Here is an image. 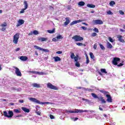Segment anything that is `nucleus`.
<instances>
[{"mask_svg":"<svg viewBox=\"0 0 125 125\" xmlns=\"http://www.w3.org/2000/svg\"><path fill=\"white\" fill-rule=\"evenodd\" d=\"M28 99L30 101H32V102H34V103H37V104H42V105H43V104H50V103L48 102L40 103L39 100H37V99L35 98H29Z\"/></svg>","mask_w":125,"mask_h":125,"instance_id":"1","label":"nucleus"},{"mask_svg":"<svg viewBox=\"0 0 125 125\" xmlns=\"http://www.w3.org/2000/svg\"><path fill=\"white\" fill-rule=\"evenodd\" d=\"M20 34L16 33L13 36V42L15 43V44H17L18 43V40H19V36Z\"/></svg>","mask_w":125,"mask_h":125,"instance_id":"2","label":"nucleus"},{"mask_svg":"<svg viewBox=\"0 0 125 125\" xmlns=\"http://www.w3.org/2000/svg\"><path fill=\"white\" fill-rule=\"evenodd\" d=\"M66 113H83V109H75V111L71 110H66Z\"/></svg>","mask_w":125,"mask_h":125,"instance_id":"3","label":"nucleus"},{"mask_svg":"<svg viewBox=\"0 0 125 125\" xmlns=\"http://www.w3.org/2000/svg\"><path fill=\"white\" fill-rule=\"evenodd\" d=\"M72 40H74L75 42H81L83 41V38L79 35H75L72 37Z\"/></svg>","mask_w":125,"mask_h":125,"instance_id":"4","label":"nucleus"},{"mask_svg":"<svg viewBox=\"0 0 125 125\" xmlns=\"http://www.w3.org/2000/svg\"><path fill=\"white\" fill-rule=\"evenodd\" d=\"M47 87L50 89H53L54 90H58V88L56 86L53 85L51 83H48L47 84Z\"/></svg>","mask_w":125,"mask_h":125,"instance_id":"5","label":"nucleus"},{"mask_svg":"<svg viewBox=\"0 0 125 125\" xmlns=\"http://www.w3.org/2000/svg\"><path fill=\"white\" fill-rule=\"evenodd\" d=\"M121 61V59L118 57H115L113 58L112 60V64L115 66H117L118 65V63Z\"/></svg>","mask_w":125,"mask_h":125,"instance_id":"6","label":"nucleus"},{"mask_svg":"<svg viewBox=\"0 0 125 125\" xmlns=\"http://www.w3.org/2000/svg\"><path fill=\"white\" fill-rule=\"evenodd\" d=\"M13 68L14 69H15V73L18 77H22V74L21 73V72L20 71V70H19V68L16 66H13Z\"/></svg>","mask_w":125,"mask_h":125,"instance_id":"7","label":"nucleus"},{"mask_svg":"<svg viewBox=\"0 0 125 125\" xmlns=\"http://www.w3.org/2000/svg\"><path fill=\"white\" fill-rule=\"evenodd\" d=\"M93 22L94 25H102L103 21L101 20H93Z\"/></svg>","mask_w":125,"mask_h":125,"instance_id":"8","label":"nucleus"},{"mask_svg":"<svg viewBox=\"0 0 125 125\" xmlns=\"http://www.w3.org/2000/svg\"><path fill=\"white\" fill-rule=\"evenodd\" d=\"M34 47L36 48V49H39V50H42V51H44V52H49V50L46 49L42 48L41 47H39L37 45H34Z\"/></svg>","mask_w":125,"mask_h":125,"instance_id":"9","label":"nucleus"},{"mask_svg":"<svg viewBox=\"0 0 125 125\" xmlns=\"http://www.w3.org/2000/svg\"><path fill=\"white\" fill-rule=\"evenodd\" d=\"M79 56H77L74 58V61L76 62L75 65L76 67H81V64L79 63L78 60Z\"/></svg>","mask_w":125,"mask_h":125,"instance_id":"10","label":"nucleus"},{"mask_svg":"<svg viewBox=\"0 0 125 125\" xmlns=\"http://www.w3.org/2000/svg\"><path fill=\"white\" fill-rule=\"evenodd\" d=\"M99 91L101 93H103L104 95H105L106 97H107V95H110V93L108 91H104V89L99 90Z\"/></svg>","mask_w":125,"mask_h":125,"instance_id":"11","label":"nucleus"},{"mask_svg":"<svg viewBox=\"0 0 125 125\" xmlns=\"http://www.w3.org/2000/svg\"><path fill=\"white\" fill-rule=\"evenodd\" d=\"M99 91L101 93H103L104 95H105L106 97H107V95H110V93L108 91H104V89L99 90Z\"/></svg>","mask_w":125,"mask_h":125,"instance_id":"12","label":"nucleus"},{"mask_svg":"<svg viewBox=\"0 0 125 125\" xmlns=\"http://www.w3.org/2000/svg\"><path fill=\"white\" fill-rule=\"evenodd\" d=\"M99 91L101 93H103L104 95H105L106 97H107V95H110V93L108 91H104V89L99 90Z\"/></svg>","mask_w":125,"mask_h":125,"instance_id":"13","label":"nucleus"},{"mask_svg":"<svg viewBox=\"0 0 125 125\" xmlns=\"http://www.w3.org/2000/svg\"><path fill=\"white\" fill-rule=\"evenodd\" d=\"M99 91L101 93H103L104 95H105L106 97H107V95H110V93L108 91H104V89L99 90Z\"/></svg>","mask_w":125,"mask_h":125,"instance_id":"14","label":"nucleus"},{"mask_svg":"<svg viewBox=\"0 0 125 125\" xmlns=\"http://www.w3.org/2000/svg\"><path fill=\"white\" fill-rule=\"evenodd\" d=\"M107 100L106 101L108 102V103H112L113 102V100L112 99V97H111V95H106Z\"/></svg>","mask_w":125,"mask_h":125,"instance_id":"15","label":"nucleus"},{"mask_svg":"<svg viewBox=\"0 0 125 125\" xmlns=\"http://www.w3.org/2000/svg\"><path fill=\"white\" fill-rule=\"evenodd\" d=\"M24 22L25 21L23 20H19L18 21V24L16 25V27H19V26H21V25H23Z\"/></svg>","mask_w":125,"mask_h":125,"instance_id":"16","label":"nucleus"},{"mask_svg":"<svg viewBox=\"0 0 125 125\" xmlns=\"http://www.w3.org/2000/svg\"><path fill=\"white\" fill-rule=\"evenodd\" d=\"M117 39H118V41L120 42H125V40L123 39V36L122 35H118Z\"/></svg>","mask_w":125,"mask_h":125,"instance_id":"17","label":"nucleus"},{"mask_svg":"<svg viewBox=\"0 0 125 125\" xmlns=\"http://www.w3.org/2000/svg\"><path fill=\"white\" fill-rule=\"evenodd\" d=\"M66 21L64 22V25L65 26H67L68 24L70 23V22H71V21L70 20V18L66 17L65 18Z\"/></svg>","mask_w":125,"mask_h":125,"instance_id":"18","label":"nucleus"},{"mask_svg":"<svg viewBox=\"0 0 125 125\" xmlns=\"http://www.w3.org/2000/svg\"><path fill=\"white\" fill-rule=\"evenodd\" d=\"M82 20H79L78 21H74L70 23V25L73 26V25H75V24H78V23H80V22H82Z\"/></svg>","mask_w":125,"mask_h":125,"instance_id":"19","label":"nucleus"},{"mask_svg":"<svg viewBox=\"0 0 125 125\" xmlns=\"http://www.w3.org/2000/svg\"><path fill=\"white\" fill-rule=\"evenodd\" d=\"M38 41H39L40 42H46V41H47V38L44 37H39L38 38Z\"/></svg>","mask_w":125,"mask_h":125,"instance_id":"20","label":"nucleus"},{"mask_svg":"<svg viewBox=\"0 0 125 125\" xmlns=\"http://www.w3.org/2000/svg\"><path fill=\"white\" fill-rule=\"evenodd\" d=\"M20 59L21 61H27L28 60V57L22 56L20 57Z\"/></svg>","mask_w":125,"mask_h":125,"instance_id":"21","label":"nucleus"},{"mask_svg":"<svg viewBox=\"0 0 125 125\" xmlns=\"http://www.w3.org/2000/svg\"><path fill=\"white\" fill-rule=\"evenodd\" d=\"M21 109L25 113H30V109H29V108H27L25 107H22Z\"/></svg>","mask_w":125,"mask_h":125,"instance_id":"22","label":"nucleus"},{"mask_svg":"<svg viewBox=\"0 0 125 125\" xmlns=\"http://www.w3.org/2000/svg\"><path fill=\"white\" fill-rule=\"evenodd\" d=\"M53 59H54L55 62H58V61H61V58H60V57L58 56L54 57Z\"/></svg>","mask_w":125,"mask_h":125,"instance_id":"23","label":"nucleus"},{"mask_svg":"<svg viewBox=\"0 0 125 125\" xmlns=\"http://www.w3.org/2000/svg\"><path fill=\"white\" fill-rule=\"evenodd\" d=\"M8 118H12L13 117V111L10 110L8 111Z\"/></svg>","mask_w":125,"mask_h":125,"instance_id":"24","label":"nucleus"},{"mask_svg":"<svg viewBox=\"0 0 125 125\" xmlns=\"http://www.w3.org/2000/svg\"><path fill=\"white\" fill-rule=\"evenodd\" d=\"M32 86H33V87H36L37 88H40V87H41V85L37 83H34L32 84Z\"/></svg>","mask_w":125,"mask_h":125,"instance_id":"25","label":"nucleus"},{"mask_svg":"<svg viewBox=\"0 0 125 125\" xmlns=\"http://www.w3.org/2000/svg\"><path fill=\"white\" fill-rule=\"evenodd\" d=\"M13 112L14 113H16V114H19L20 113H21V109H14Z\"/></svg>","mask_w":125,"mask_h":125,"instance_id":"26","label":"nucleus"},{"mask_svg":"<svg viewBox=\"0 0 125 125\" xmlns=\"http://www.w3.org/2000/svg\"><path fill=\"white\" fill-rule=\"evenodd\" d=\"M85 4V3H84L83 1H80L78 3V5H79V6H83Z\"/></svg>","mask_w":125,"mask_h":125,"instance_id":"27","label":"nucleus"},{"mask_svg":"<svg viewBox=\"0 0 125 125\" xmlns=\"http://www.w3.org/2000/svg\"><path fill=\"white\" fill-rule=\"evenodd\" d=\"M87 7H89L90 8H94V7H95V5L92 4H87Z\"/></svg>","mask_w":125,"mask_h":125,"instance_id":"28","label":"nucleus"},{"mask_svg":"<svg viewBox=\"0 0 125 125\" xmlns=\"http://www.w3.org/2000/svg\"><path fill=\"white\" fill-rule=\"evenodd\" d=\"M23 4L24 5V9H27L28 8V2L27 1H24L23 2Z\"/></svg>","mask_w":125,"mask_h":125,"instance_id":"29","label":"nucleus"},{"mask_svg":"<svg viewBox=\"0 0 125 125\" xmlns=\"http://www.w3.org/2000/svg\"><path fill=\"white\" fill-rule=\"evenodd\" d=\"M107 48H113V45L110 42H107Z\"/></svg>","mask_w":125,"mask_h":125,"instance_id":"30","label":"nucleus"},{"mask_svg":"<svg viewBox=\"0 0 125 125\" xmlns=\"http://www.w3.org/2000/svg\"><path fill=\"white\" fill-rule=\"evenodd\" d=\"M47 32L49 33V34H53L55 33V28L53 29L52 30H47Z\"/></svg>","mask_w":125,"mask_h":125,"instance_id":"31","label":"nucleus"},{"mask_svg":"<svg viewBox=\"0 0 125 125\" xmlns=\"http://www.w3.org/2000/svg\"><path fill=\"white\" fill-rule=\"evenodd\" d=\"M91 95H92V97H93L94 98H95L96 99H97L98 98L97 95L95 94V93H92Z\"/></svg>","mask_w":125,"mask_h":125,"instance_id":"32","label":"nucleus"},{"mask_svg":"<svg viewBox=\"0 0 125 125\" xmlns=\"http://www.w3.org/2000/svg\"><path fill=\"white\" fill-rule=\"evenodd\" d=\"M77 45H78V46H85V44H83V43L81 42H77L76 43Z\"/></svg>","mask_w":125,"mask_h":125,"instance_id":"33","label":"nucleus"},{"mask_svg":"<svg viewBox=\"0 0 125 125\" xmlns=\"http://www.w3.org/2000/svg\"><path fill=\"white\" fill-rule=\"evenodd\" d=\"M83 90H85V91H92V89H89V88H86L84 87L82 88Z\"/></svg>","mask_w":125,"mask_h":125,"instance_id":"34","label":"nucleus"},{"mask_svg":"<svg viewBox=\"0 0 125 125\" xmlns=\"http://www.w3.org/2000/svg\"><path fill=\"white\" fill-rule=\"evenodd\" d=\"M90 55V58H91V59H94V58H95V57H94V55H93V53H92V52H90L89 53Z\"/></svg>","mask_w":125,"mask_h":125,"instance_id":"35","label":"nucleus"},{"mask_svg":"<svg viewBox=\"0 0 125 125\" xmlns=\"http://www.w3.org/2000/svg\"><path fill=\"white\" fill-rule=\"evenodd\" d=\"M31 73L33 74H38V75H41L42 72H40L39 71H31Z\"/></svg>","mask_w":125,"mask_h":125,"instance_id":"36","label":"nucleus"},{"mask_svg":"<svg viewBox=\"0 0 125 125\" xmlns=\"http://www.w3.org/2000/svg\"><path fill=\"white\" fill-rule=\"evenodd\" d=\"M101 72L102 73H104V74H107V71H106V69L104 68H101Z\"/></svg>","mask_w":125,"mask_h":125,"instance_id":"37","label":"nucleus"},{"mask_svg":"<svg viewBox=\"0 0 125 125\" xmlns=\"http://www.w3.org/2000/svg\"><path fill=\"white\" fill-rule=\"evenodd\" d=\"M109 4L111 6H114V4H116V2L114 1H111L109 3Z\"/></svg>","mask_w":125,"mask_h":125,"instance_id":"38","label":"nucleus"},{"mask_svg":"<svg viewBox=\"0 0 125 125\" xmlns=\"http://www.w3.org/2000/svg\"><path fill=\"white\" fill-rule=\"evenodd\" d=\"M89 63V59L88 58V56L86 55V64H88Z\"/></svg>","mask_w":125,"mask_h":125,"instance_id":"39","label":"nucleus"},{"mask_svg":"<svg viewBox=\"0 0 125 125\" xmlns=\"http://www.w3.org/2000/svg\"><path fill=\"white\" fill-rule=\"evenodd\" d=\"M70 57H71V59H75V58L76 57H75V54H74V53H71Z\"/></svg>","mask_w":125,"mask_h":125,"instance_id":"40","label":"nucleus"},{"mask_svg":"<svg viewBox=\"0 0 125 125\" xmlns=\"http://www.w3.org/2000/svg\"><path fill=\"white\" fill-rule=\"evenodd\" d=\"M3 114H4V117H6L7 118H8V115L7 112L6 111H4Z\"/></svg>","mask_w":125,"mask_h":125,"instance_id":"41","label":"nucleus"},{"mask_svg":"<svg viewBox=\"0 0 125 125\" xmlns=\"http://www.w3.org/2000/svg\"><path fill=\"white\" fill-rule=\"evenodd\" d=\"M32 32L34 35H39V31H38L37 30H34Z\"/></svg>","mask_w":125,"mask_h":125,"instance_id":"42","label":"nucleus"},{"mask_svg":"<svg viewBox=\"0 0 125 125\" xmlns=\"http://www.w3.org/2000/svg\"><path fill=\"white\" fill-rule=\"evenodd\" d=\"M100 46L102 50H105V47H104L102 44H100Z\"/></svg>","mask_w":125,"mask_h":125,"instance_id":"43","label":"nucleus"},{"mask_svg":"<svg viewBox=\"0 0 125 125\" xmlns=\"http://www.w3.org/2000/svg\"><path fill=\"white\" fill-rule=\"evenodd\" d=\"M7 26V24H6V22H4L3 24H1V27H6Z\"/></svg>","mask_w":125,"mask_h":125,"instance_id":"44","label":"nucleus"},{"mask_svg":"<svg viewBox=\"0 0 125 125\" xmlns=\"http://www.w3.org/2000/svg\"><path fill=\"white\" fill-rule=\"evenodd\" d=\"M93 31L94 32H96V33H99V30H98V28L95 27Z\"/></svg>","mask_w":125,"mask_h":125,"instance_id":"45","label":"nucleus"},{"mask_svg":"<svg viewBox=\"0 0 125 125\" xmlns=\"http://www.w3.org/2000/svg\"><path fill=\"white\" fill-rule=\"evenodd\" d=\"M25 10H26V9H22L21 10L20 12V13H21V14L22 13H24V12H25Z\"/></svg>","mask_w":125,"mask_h":125,"instance_id":"46","label":"nucleus"},{"mask_svg":"<svg viewBox=\"0 0 125 125\" xmlns=\"http://www.w3.org/2000/svg\"><path fill=\"white\" fill-rule=\"evenodd\" d=\"M57 40H60V39H63V37L61 35H59L57 37Z\"/></svg>","mask_w":125,"mask_h":125,"instance_id":"47","label":"nucleus"},{"mask_svg":"<svg viewBox=\"0 0 125 125\" xmlns=\"http://www.w3.org/2000/svg\"><path fill=\"white\" fill-rule=\"evenodd\" d=\"M107 14H108V15H113V12H111V11H108Z\"/></svg>","mask_w":125,"mask_h":125,"instance_id":"48","label":"nucleus"},{"mask_svg":"<svg viewBox=\"0 0 125 125\" xmlns=\"http://www.w3.org/2000/svg\"><path fill=\"white\" fill-rule=\"evenodd\" d=\"M96 36H97V33L94 32V33H92V34H91L92 37H96Z\"/></svg>","mask_w":125,"mask_h":125,"instance_id":"49","label":"nucleus"},{"mask_svg":"<svg viewBox=\"0 0 125 125\" xmlns=\"http://www.w3.org/2000/svg\"><path fill=\"white\" fill-rule=\"evenodd\" d=\"M116 65L117 66V67H122V66H124V63H120L119 64H117V65Z\"/></svg>","mask_w":125,"mask_h":125,"instance_id":"50","label":"nucleus"},{"mask_svg":"<svg viewBox=\"0 0 125 125\" xmlns=\"http://www.w3.org/2000/svg\"><path fill=\"white\" fill-rule=\"evenodd\" d=\"M119 13L120 14H121V15H124L125 14V12H124V11H123L122 10H120Z\"/></svg>","mask_w":125,"mask_h":125,"instance_id":"51","label":"nucleus"},{"mask_svg":"<svg viewBox=\"0 0 125 125\" xmlns=\"http://www.w3.org/2000/svg\"><path fill=\"white\" fill-rule=\"evenodd\" d=\"M109 42H114V40H113V39H112V38L111 37H109Z\"/></svg>","mask_w":125,"mask_h":125,"instance_id":"52","label":"nucleus"},{"mask_svg":"<svg viewBox=\"0 0 125 125\" xmlns=\"http://www.w3.org/2000/svg\"><path fill=\"white\" fill-rule=\"evenodd\" d=\"M21 117H22V115H18L17 116H15V119H17V118H20Z\"/></svg>","mask_w":125,"mask_h":125,"instance_id":"53","label":"nucleus"},{"mask_svg":"<svg viewBox=\"0 0 125 125\" xmlns=\"http://www.w3.org/2000/svg\"><path fill=\"white\" fill-rule=\"evenodd\" d=\"M56 53L57 54H62V53H63V52H62V51H59L56 52Z\"/></svg>","mask_w":125,"mask_h":125,"instance_id":"54","label":"nucleus"},{"mask_svg":"<svg viewBox=\"0 0 125 125\" xmlns=\"http://www.w3.org/2000/svg\"><path fill=\"white\" fill-rule=\"evenodd\" d=\"M97 99L99 100L100 101H102V100L103 99V97H98Z\"/></svg>","mask_w":125,"mask_h":125,"instance_id":"55","label":"nucleus"},{"mask_svg":"<svg viewBox=\"0 0 125 125\" xmlns=\"http://www.w3.org/2000/svg\"><path fill=\"white\" fill-rule=\"evenodd\" d=\"M36 113L38 115V116H41V112L40 111H36Z\"/></svg>","mask_w":125,"mask_h":125,"instance_id":"56","label":"nucleus"},{"mask_svg":"<svg viewBox=\"0 0 125 125\" xmlns=\"http://www.w3.org/2000/svg\"><path fill=\"white\" fill-rule=\"evenodd\" d=\"M82 100L83 101H86V102H88V100L87 99L82 98Z\"/></svg>","mask_w":125,"mask_h":125,"instance_id":"57","label":"nucleus"},{"mask_svg":"<svg viewBox=\"0 0 125 125\" xmlns=\"http://www.w3.org/2000/svg\"><path fill=\"white\" fill-rule=\"evenodd\" d=\"M50 118L51 120H53V119H54V116L52 115H50Z\"/></svg>","mask_w":125,"mask_h":125,"instance_id":"58","label":"nucleus"},{"mask_svg":"<svg viewBox=\"0 0 125 125\" xmlns=\"http://www.w3.org/2000/svg\"><path fill=\"white\" fill-rule=\"evenodd\" d=\"M102 103H106V101L103 98L102 100L101 101Z\"/></svg>","mask_w":125,"mask_h":125,"instance_id":"59","label":"nucleus"},{"mask_svg":"<svg viewBox=\"0 0 125 125\" xmlns=\"http://www.w3.org/2000/svg\"><path fill=\"white\" fill-rule=\"evenodd\" d=\"M81 28L84 31H85V30H86V27H85V26H82Z\"/></svg>","mask_w":125,"mask_h":125,"instance_id":"60","label":"nucleus"},{"mask_svg":"<svg viewBox=\"0 0 125 125\" xmlns=\"http://www.w3.org/2000/svg\"><path fill=\"white\" fill-rule=\"evenodd\" d=\"M1 30L3 32L4 31H5L6 30V28L3 27L1 29Z\"/></svg>","mask_w":125,"mask_h":125,"instance_id":"61","label":"nucleus"},{"mask_svg":"<svg viewBox=\"0 0 125 125\" xmlns=\"http://www.w3.org/2000/svg\"><path fill=\"white\" fill-rule=\"evenodd\" d=\"M52 41L53 42H57V39L56 38H53Z\"/></svg>","mask_w":125,"mask_h":125,"instance_id":"62","label":"nucleus"},{"mask_svg":"<svg viewBox=\"0 0 125 125\" xmlns=\"http://www.w3.org/2000/svg\"><path fill=\"white\" fill-rule=\"evenodd\" d=\"M94 49H96V48H97V45L96 44L94 45Z\"/></svg>","mask_w":125,"mask_h":125,"instance_id":"63","label":"nucleus"},{"mask_svg":"<svg viewBox=\"0 0 125 125\" xmlns=\"http://www.w3.org/2000/svg\"><path fill=\"white\" fill-rule=\"evenodd\" d=\"M33 31H32L31 32L28 34V36H33Z\"/></svg>","mask_w":125,"mask_h":125,"instance_id":"64","label":"nucleus"}]
</instances>
